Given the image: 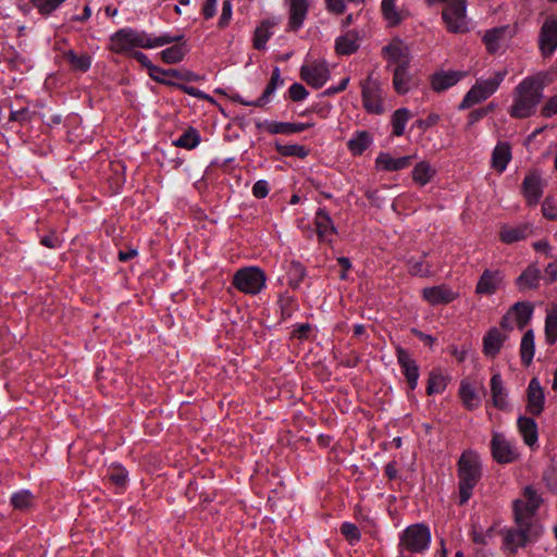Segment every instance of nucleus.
Segmentation results:
<instances>
[{"instance_id": "dca6fc26", "label": "nucleus", "mask_w": 557, "mask_h": 557, "mask_svg": "<svg viewBox=\"0 0 557 557\" xmlns=\"http://www.w3.org/2000/svg\"><path fill=\"white\" fill-rule=\"evenodd\" d=\"M314 225L318 238L321 243H332L337 230L325 208H319L314 216Z\"/></svg>"}, {"instance_id": "2eb2a0df", "label": "nucleus", "mask_w": 557, "mask_h": 557, "mask_svg": "<svg viewBox=\"0 0 557 557\" xmlns=\"http://www.w3.org/2000/svg\"><path fill=\"white\" fill-rule=\"evenodd\" d=\"M422 296L432 306L446 305L454 301L459 293L451 289L446 284H441L422 289Z\"/></svg>"}, {"instance_id": "c756f323", "label": "nucleus", "mask_w": 557, "mask_h": 557, "mask_svg": "<svg viewBox=\"0 0 557 557\" xmlns=\"http://www.w3.org/2000/svg\"><path fill=\"white\" fill-rule=\"evenodd\" d=\"M372 144V136L367 131H358L348 140L347 146L355 156H361Z\"/></svg>"}, {"instance_id": "e433bc0d", "label": "nucleus", "mask_w": 557, "mask_h": 557, "mask_svg": "<svg viewBox=\"0 0 557 557\" xmlns=\"http://www.w3.org/2000/svg\"><path fill=\"white\" fill-rule=\"evenodd\" d=\"M448 384L446 376L442 374L440 370H432L429 374L426 394H442Z\"/></svg>"}, {"instance_id": "052dcab7", "label": "nucleus", "mask_w": 557, "mask_h": 557, "mask_svg": "<svg viewBox=\"0 0 557 557\" xmlns=\"http://www.w3.org/2000/svg\"><path fill=\"white\" fill-rule=\"evenodd\" d=\"M311 330L312 326L309 323L296 324L295 329L292 332V338L305 341L309 337V333L311 332Z\"/></svg>"}, {"instance_id": "680f3d73", "label": "nucleus", "mask_w": 557, "mask_h": 557, "mask_svg": "<svg viewBox=\"0 0 557 557\" xmlns=\"http://www.w3.org/2000/svg\"><path fill=\"white\" fill-rule=\"evenodd\" d=\"M269 191L270 186L265 180H259L252 186V195L258 199L265 198Z\"/></svg>"}, {"instance_id": "a878e982", "label": "nucleus", "mask_w": 557, "mask_h": 557, "mask_svg": "<svg viewBox=\"0 0 557 557\" xmlns=\"http://www.w3.org/2000/svg\"><path fill=\"white\" fill-rule=\"evenodd\" d=\"M283 84L284 79L281 76V71L277 66H275L272 71L270 82L265 86L262 95L253 101V107H263L270 102L271 96L278 87L283 86Z\"/></svg>"}, {"instance_id": "393cba45", "label": "nucleus", "mask_w": 557, "mask_h": 557, "mask_svg": "<svg viewBox=\"0 0 557 557\" xmlns=\"http://www.w3.org/2000/svg\"><path fill=\"white\" fill-rule=\"evenodd\" d=\"M458 395L467 410L473 411L481 406V397L467 380L460 382Z\"/></svg>"}, {"instance_id": "c85d7f7f", "label": "nucleus", "mask_w": 557, "mask_h": 557, "mask_svg": "<svg viewBox=\"0 0 557 557\" xmlns=\"http://www.w3.org/2000/svg\"><path fill=\"white\" fill-rule=\"evenodd\" d=\"M532 233L530 224H519L512 227H503L499 233L502 242L506 244H512L518 240L527 238Z\"/></svg>"}, {"instance_id": "6e6d98bb", "label": "nucleus", "mask_w": 557, "mask_h": 557, "mask_svg": "<svg viewBox=\"0 0 557 557\" xmlns=\"http://www.w3.org/2000/svg\"><path fill=\"white\" fill-rule=\"evenodd\" d=\"M295 299L292 296L285 295L281 296L278 299V305L281 308V319L286 320L289 319L293 314V305Z\"/></svg>"}, {"instance_id": "f3484780", "label": "nucleus", "mask_w": 557, "mask_h": 557, "mask_svg": "<svg viewBox=\"0 0 557 557\" xmlns=\"http://www.w3.org/2000/svg\"><path fill=\"white\" fill-rule=\"evenodd\" d=\"M507 339V333H503L497 327H491L483 336L482 352L484 356L494 359L499 354Z\"/></svg>"}, {"instance_id": "5fc2aeb1", "label": "nucleus", "mask_w": 557, "mask_h": 557, "mask_svg": "<svg viewBox=\"0 0 557 557\" xmlns=\"http://www.w3.org/2000/svg\"><path fill=\"white\" fill-rule=\"evenodd\" d=\"M34 112L28 108H22L20 110H11L9 121L17 122L20 124H26L32 121Z\"/></svg>"}, {"instance_id": "7c9ffc66", "label": "nucleus", "mask_w": 557, "mask_h": 557, "mask_svg": "<svg viewBox=\"0 0 557 557\" xmlns=\"http://www.w3.org/2000/svg\"><path fill=\"white\" fill-rule=\"evenodd\" d=\"M510 159V147L507 144H498L492 153V166L495 171L503 173Z\"/></svg>"}, {"instance_id": "1a4fd4ad", "label": "nucleus", "mask_w": 557, "mask_h": 557, "mask_svg": "<svg viewBox=\"0 0 557 557\" xmlns=\"http://www.w3.org/2000/svg\"><path fill=\"white\" fill-rule=\"evenodd\" d=\"M382 54L387 61V70L409 67L411 57L409 48L399 39L383 47Z\"/></svg>"}, {"instance_id": "58836bf2", "label": "nucleus", "mask_w": 557, "mask_h": 557, "mask_svg": "<svg viewBox=\"0 0 557 557\" xmlns=\"http://www.w3.org/2000/svg\"><path fill=\"white\" fill-rule=\"evenodd\" d=\"M273 27V23L270 21H263L255 30L253 36V47L257 50H263L268 40L272 36L271 28Z\"/></svg>"}, {"instance_id": "f8f14e48", "label": "nucleus", "mask_w": 557, "mask_h": 557, "mask_svg": "<svg viewBox=\"0 0 557 557\" xmlns=\"http://www.w3.org/2000/svg\"><path fill=\"white\" fill-rule=\"evenodd\" d=\"M396 358L408 387L413 391L418 385L420 376L419 366L416 360L412 359L408 350L400 346L396 347Z\"/></svg>"}, {"instance_id": "f257e3e1", "label": "nucleus", "mask_w": 557, "mask_h": 557, "mask_svg": "<svg viewBox=\"0 0 557 557\" xmlns=\"http://www.w3.org/2000/svg\"><path fill=\"white\" fill-rule=\"evenodd\" d=\"M525 502L516 499L512 504L513 520L516 528L506 531L504 543L516 553L518 547H525L529 543L537 541L542 535L543 527L535 518L541 506L542 498L532 486L523 491Z\"/></svg>"}, {"instance_id": "c03bdc74", "label": "nucleus", "mask_w": 557, "mask_h": 557, "mask_svg": "<svg viewBox=\"0 0 557 557\" xmlns=\"http://www.w3.org/2000/svg\"><path fill=\"white\" fill-rule=\"evenodd\" d=\"M410 117V112L406 108L397 109L392 115L393 135L401 136L406 124Z\"/></svg>"}, {"instance_id": "ea45409f", "label": "nucleus", "mask_w": 557, "mask_h": 557, "mask_svg": "<svg viewBox=\"0 0 557 557\" xmlns=\"http://www.w3.org/2000/svg\"><path fill=\"white\" fill-rule=\"evenodd\" d=\"M200 143V135L197 129L189 127L186 129L176 140L173 141V145L180 148L185 149H194Z\"/></svg>"}, {"instance_id": "ddd939ff", "label": "nucleus", "mask_w": 557, "mask_h": 557, "mask_svg": "<svg viewBox=\"0 0 557 557\" xmlns=\"http://www.w3.org/2000/svg\"><path fill=\"white\" fill-rule=\"evenodd\" d=\"M300 77L312 88L319 89L329 81L330 70L324 62H313L301 66Z\"/></svg>"}, {"instance_id": "49530a36", "label": "nucleus", "mask_w": 557, "mask_h": 557, "mask_svg": "<svg viewBox=\"0 0 557 557\" xmlns=\"http://www.w3.org/2000/svg\"><path fill=\"white\" fill-rule=\"evenodd\" d=\"M396 0H382L381 9L383 16L391 25H397L401 21L400 14L396 10Z\"/></svg>"}, {"instance_id": "4c0bfd02", "label": "nucleus", "mask_w": 557, "mask_h": 557, "mask_svg": "<svg viewBox=\"0 0 557 557\" xmlns=\"http://www.w3.org/2000/svg\"><path fill=\"white\" fill-rule=\"evenodd\" d=\"M265 287V281H232L228 292L236 289L244 294L257 295Z\"/></svg>"}, {"instance_id": "e2e57ef3", "label": "nucleus", "mask_w": 557, "mask_h": 557, "mask_svg": "<svg viewBox=\"0 0 557 557\" xmlns=\"http://www.w3.org/2000/svg\"><path fill=\"white\" fill-rule=\"evenodd\" d=\"M40 244L50 249H57L62 246V239L54 233H50L40 238Z\"/></svg>"}, {"instance_id": "473e14b6", "label": "nucleus", "mask_w": 557, "mask_h": 557, "mask_svg": "<svg viewBox=\"0 0 557 557\" xmlns=\"http://www.w3.org/2000/svg\"><path fill=\"white\" fill-rule=\"evenodd\" d=\"M188 52L186 42L175 44L163 51L160 55L164 63L175 64L181 62Z\"/></svg>"}, {"instance_id": "b1692460", "label": "nucleus", "mask_w": 557, "mask_h": 557, "mask_svg": "<svg viewBox=\"0 0 557 557\" xmlns=\"http://www.w3.org/2000/svg\"><path fill=\"white\" fill-rule=\"evenodd\" d=\"M517 426L525 445L533 447L539 440V431L535 420L531 417L520 416L517 420Z\"/></svg>"}, {"instance_id": "7ed1b4c3", "label": "nucleus", "mask_w": 557, "mask_h": 557, "mask_svg": "<svg viewBox=\"0 0 557 557\" xmlns=\"http://www.w3.org/2000/svg\"><path fill=\"white\" fill-rule=\"evenodd\" d=\"M543 82L539 77H527L513 90L509 114L515 119H527L535 113L543 99Z\"/></svg>"}, {"instance_id": "a19ab883", "label": "nucleus", "mask_w": 557, "mask_h": 557, "mask_svg": "<svg viewBox=\"0 0 557 557\" xmlns=\"http://www.w3.org/2000/svg\"><path fill=\"white\" fill-rule=\"evenodd\" d=\"M435 174V170L428 162H419L413 171V181L420 186L426 185Z\"/></svg>"}, {"instance_id": "3c124183", "label": "nucleus", "mask_w": 557, "mask_h": 557, "mask_svg": "<svg viewBox=\"0 0 557 557\" xmlns=\"http://www.w3.org/2000/svg\"><path fill=\"white\" fill-rule=\"evenodd\" d=\"M341 533L351 545L358 543L361 539L360 530L358 529V527L355 523H351V522L342 523Z\"/></svg>"}, {"instance_id": "cd10ccee", "label": "nucleus", "mask_w": 557, "mask_h": 557, "mask_svg": "<svg viewBox=\"0 0 557 557\" xmlns=\"http://www.w3.org/2000/svg\"><path fill=\"white\" fill-rule=\"evenodd\" d=\"M359 37L355 32H347L345 35L339 36L335 41V50L337 54L349 55L356 52L359 48Z\"/></svg>"}, {"instance_id": "37998d69", "label": "nucleus", "mask_w": 557, "mask_h": 557, "mask_svg": "<svg viewBox=\"0 0 557 557\" xmlns=\"http://www.w3.org/2000/svg\"><path fill=\"white\" fill-rule=\"evenodd\" d=\"M65 59L74 71L87 72L91 65V58L88 54H76L74 51H69Z\"/></svg>"}, {"instance_id": "4468645a", "label": "nucleus", "mask_w": 557, "mask_h": 557, "mask_svg": "<svg viewBox=\"0 0 557 557\" xmlns=\"http://www.w3.org/2000/svg\"><path fill=\"white\" fill-rule=\"evenodd\" d=\"M527 410L530 414L537 417L544 411L545 394L537 377H533L527 388Z\"/></svg>"}, {"instance_id": "a211bd4d", "label": "nucleus", "mask_w": 557, "mask_h": 557, "mask_svg": "<svg viewBox=\"0 0 557 557\" xmlns=\"http://www.w3.org/2000/svg\"><path fill=\"white\" fill-rule=\"evenodd\" d=\"M465 76L466 73L461 71H437L431 76L430 84L435 92H442L455 86Z\"/></svg>"}, {"instance_id": "72a5a7b5", "label": "nucleus", "mask_w": 557, "mask_h": 557, "mask_svg": "<svg viewBox=\"0 0 557 557\" xmlns=\"http://www.w3.org/2000/svg\"><path fill=\"white\" fill-rule=\"evenodd\" d=\"M393 87L399 95H405L410 89L411 76L408 67L393 69Z\"/></svg>"}, {"instance_id": "79ce46f5", "label": "nucleus", "mask_w": 557, "mask_h": 557, "mask_svg": "<svg viewBox=\"0 0 557 557\" xmlns=\"http://www.w3.org/2000/svg\"><path fill=\"white\" fill-rule=\"evenodd\" d=\"M37 12L44 16L49 17L57 11L66 0H28Z\"/></svg>"}, {"instance_id": "5701e85b", "label": "nucleus", "mask_w": 557, "mask_h": 557, "mask_svg": "<svg viewBox=\"0 0 557 557\" xmlns=\"http://www.w3.org/2000/svg\"><path fill=\"white\" fill-rule=\"evenodd\" d=\"M312 125L309 123H290V122H275V121H265L262 124H258V127H264L267 132L270 134H295L301 133Z\"/></svg>"}, {"instance_id": "0eeeda50", "label": "nucleus", "mask_w": 557, "mask_h": 557, "mask_svg": "<svg viewBox=\"0 0 557 557\" xmlns=\"http://www.w3.org/2000/svg\"><path fill=\"white\" fill-rule=\"evenodd\" d=\"M467 1L449 2L442 12V17L450 33H465L468 30L466 21Z\"/></svg>"}, {"instance_id": "864d4df0", "label": "nucleus", "mask_w": 557, "mask_h": 557, "mask_svg": "<svg viewBox=\"0 0 557 557\" xmlns=\"http://www.w3.org/2000/svg\"><path fill=\"white\" fill-rule=\"evenodd\" d=\"M184 36L177 35V36H170V35H161V36H152L150 35V45L151 49L157 47H162L165 45H170L173 42L181 44L183 42Z\"/></svg>"}, {"instance_id": "39448f33", "label": "nucleus", "mask_w": 557, "mask_h": 557, "mask_svg": "<svg viewBox=\"0 0 557 557\" xmlns=\"http://www.w3.org/2000/svg\"><path fill=\"white\" fill-rule=\"evenodd\" d=\"M134 48L151 49L150 34L126 27L110 37V50L115 53L132 54Z\"/></svg>"}, {"instance_id": "09e8293b", "label": "nucleus", "mask_w": 557, "mask_h": 557, "mask_svg": "<svg viewBox=\"0 0 557 557\" xmlns=\"http://www.w3.org/2000/svg\"><path fill=\"white\" fill-rule=\"evenodd\" d=\"M109 480L117 487H125L127 483V471L121 465L113 466L108 474Z\"/></svg>"}, {"instance_id": "8fccbe9b", "label": "nucleus", "mask_w": 557, "mask_h": 557, "mask_svg": "<svg viewBox=\"0 0 557 557\" xmlns=\"http://www.w3.org/2000/svg\"><path fill=\"white\" fill-rule=\"evenodd\" d=\"M233 278H267V275L261 268L251 265L238 269Z\"/></svg>"}, {"instance_id": "bb28decb", "label": "nucleus", "mask_w": 557, "mask_h": 557, "mask_svg": "<svg viewBox=\"0 0 557 557\" xmlns=\"http://www.w3.org/2000/svg\"><path fill=\"white\" fill-rule=\"evenodd\" d=\"M509 312L511 313V315L516 322V326L519 330H523L528 325V323L530 322V320L532 318L533 306L528 301L516 302L511 307Z\"/></svg>"}, {"instance_id": "6ab92c4d", "label": "nucleus", "mask_w": 557, "mask_h": 557, "mask_svg": "<svg viewBox=\"0 0 557 557\" xmlns=\"http://www.w3.org/2000/svg\"><path fill=\"white\" fill-rule=\"evenodd\" d=\"M288 1V29L297 32L304 25L307 17L309 4L307 0H287Z\"/></svg>"}, {"instance_id": "412c9836", "label": "nucleus", "mask_w": 557, "mask_h": 557, "mask_svg": "<svg viewBox=\"0 0 557 557\" xmlns=\"http://www.w3.org/2000/svg\"><path fill=\"white\" fill-rule=\"evenodd\" d=\"M412 159V156L393 158L389 153L380 152L375 159V166L381 171H399L408 168L411 164Z\"/></svg>"}, {"instance_id": "13d9d810", "label": "nucleus", "mask_w": 557, "mask_h": 557, "mask_svg": "<svg viewBox=\"0 0 557 557\" xmlns=\"http://www.w3.org/2000/svg\"><path fill=\"white\" fill-rule=\"evenodd\" d=\"M232 18V1L224 0L222 5V13L218 22L220 28H225Z\"/></svg>"}, {"instance_id": "603ef678", "label": "nucleus", "mask_w": 557, "mask_h": 557, "mask_svg": "<svg viewBox=\"0 0 557 557\" xmlns=\"http://www.w3.org/2000/svg\"><path fill=\"white\" fill-rule=\"evenodd\" d=\"M149 76L157 83H160V84H163V85H166V86H170V87H177V84L176 82L172 81L170 78V76H168V73H166V70L165 69H162V67H152L151 69V73L149 74Z\"/></svg>"}, {"instance_id": "f03ea898", "label": "nucleus", "mask_w": 557, "mask_h": 557, "mask_svg": "<svg viewBox=\"0 0 557 557\" xmlns=\"http://www.w3.org/2000/svg\"><path fill=\"white\" fill-rule=\"evenodd\" d=\"M483 476V467L479 454L472 449L462 451L457 461L458 505H466L473 490Z\"/></svg>"}, {"instance_id": "774afa93", "label": "nucleus", "mask_w": 557, "mask_h": 557, "mask_svg": "<svg viewBox=\"0 0 557 557\" xmlns=\"http://www.w3.org/2000/svg\"><path fill=\"white\" fill-rule=\"evenodd\" d=\"M554 114H557V95L553 96L542 109V115L545 117H550Z\"/></svg>"}, {"instance_id": "20e7f679", "label": "nucleus", "mask_w": 557, "mask_h": 557, "mask_svg": "<svg viewBox=\"0 0 557 557\" xmlns=\"http://www.w3.org/2000/svg\"><path fill=\"white\" fill-rule=\"evenodd\" d=\"M507 71H498L487 79H478L459 103V110H467L491 97L505 79Z\"/></svg>"}, {"instance_id": "f704fd0d", "label": "nucleus", "mask_w": 557, "mask_h": 557, "mask_svg": "<svg viewBox=\"0 0 557 557\" xmlns=\"http://www.w3.org/2000/svg\"><path fill=\"white\" fill-rule=\"evenodd\" d=\"M10 503L14 509L26 511L34 507L35 496L30 491L22 490L11 496Z\"/></svg>"}, {"instance_id": "338daca9", "label": "nucleus", "mask_w": 557, "mask_h": 557, "mask_svg": "<svg viewBox=\"0 0 557 557\" xmlns=\"http://www.w3.org/2000/svg\"><path fill=\"white\" fill-rule=\"evenodd\" d=\"M131 55L148 70V74L151 73L152 67H157V65L152 64L148 55L141 51H133Z\"/></svg>"}, {"instance_id": "9d476101", "label": "nucleus", "mask_w": 557, "mask_h": 557, "mask_svg": "<svg viewBox=\"0 0 557 557\" xmlns=\"http://www.w3.org/2000/svg\"><path fill=\"white\" fill-rule=\"evenodd\" d=\"M491 453L493 459L500 465L515 462L519 453L504 434L494 432L491 440Z\"/></svg>"}, {"instance_id": "bf43d9fd", "label": "nucleus", "mask_w": 557, "mask_h": 557, "mask_svg": "<svg viewBox=\"0 0 557 557\" xmlns=\"http://www.w3.org/2000/svg\"><path fill=\"white\" fill-rule=\"evenodd\" d=\"M543 215L548 220L557 219V205L550 198H546L542 205Z\"/></svg>"}, {"instance_id": "c9c22d12", "label": "nucleus", "mask_w": 557, "mask_h": 557, "mask_svg": "<svg viewBox=\"0 0 557 557\" xmlns=\"http://www.w3.org/2000/svg\"><path fill=\"white\" fill-rule=\"evenodd\" d=\"M507 27H495L485 33L483 41L490 53H495L500 48V41L504 39Z\"/></svg>"}, {"instance_id": "6e6552de", "label": "nucleus", "mask_w": 557, "mask_h": 557, "mask_svg": "<svg viewBox=\"0 0 557 557\" xmlns=\"http://www.w3.org/2000/svg\"><path fill=\"white\" fill-rule=\"evenodd\" d=\"M361 96L367 112L371 114H382L384 112L382 89L376 79L369 76L361 83Z\"/></svg>"}, {"instance_id": "2f4dec72", "label": "nucleus", "mask_w": 557, "mask_h": 557, "mask_svg": "<svg viewBox=\"0 0 557 557\" xmlns=\"http://www.w3.org/2000/svg\"><path fill=\"white\" fill-rule=\"evenodd\" d=\"M535 352L534 332L528 330L520 343V358L523 366L529 367L533 360Z\"/></svg>"}, {"instance_id": "de8ad7c7", "label": "nucleus", "mask_w": 557, "mask_h": 557, "mask_svg": "<svg viewBox=\"0 0 557 557\" xmlns=\"http://www.w3.org/2000/svg\"><path fill=\"white\" fill-rule=\"evenodd\" d=\"M545 338L549 345L557 342V310L548 313L545 319Z\"/></svg>"}, {"instance_id": "423d86ee", "label": "nucleus", "mask_w": 557, "mask_h": 557, "mask_svg": "<svg viewBox=\"0 0 557 557\" xmlns=\"http://www.w3.org/2000/svg\"><path fill=\"white\" fill-rule=\"evenodd\" d=\"M431 532L426 524L414 523L407 527L399 535L398 549L411 554H422L430 547Z\"/></svg>"}, {"instance_id": "4d7b16f0", "label": "nucleus", "mask_w": 557, "mask_h": 557, "mask_svg": "<svg viewBox=\"0 0 557 557\" xmlns=\"http://www.w3.org/2000/svg\"><path fill=\"white\" fill-rule=\"evenodd\" d=\"M308 95V90L299 83H294L288 89L289 99L295 102L305 100Z\"/></svg>"}, {"instance_id": "aec40b11", "label": "nucleus", "mask_w": 557, "mask_h": 557, "mask_svg": "<svg viewBox=\"0 0 557 557\" xmlns=\"http://www.w3.org/2000/svg\"><path fill=\"white\" fill-rule=\"evenodd\" d=\"M522 193L528 205L535 206L543 195L542 181L537 173L528 174L522 182Z\"/></svg>"}, {"instance_id": "69168bd1", "label": "nucleus", "mask_w": 557, "mask_h": 557, "mask_svg": "<svg viewBox=\"0 0 557 557\" xmlns=\"http://www.w3.org/2000/svg\"><path fill=\"white\" fill-rule=\"evenodd\" d=\"M440 121V115L437 113H430L425 119L423 120H417L416 125L417 127L426 131L428 128L436 125Z\"/></svg>"}, {"instance_id": "a18cd8bd", "label": "nucleus", "mask_w": 557, "mask_h": 557, "mask_svg": "<svg viewBox=\"0 0 557 557\" xmlns=\"http://www.w3.org/2000/svg\"><path fill=\"white\" fill-rule=\"evenodd\" d=\"M275 150L283 157H297L305 159L309 154V150L301 145H282L275 143Z\"/></svg>"}, {"instance_id": "0e129e2a", "label": "nucleus", "mask_w": 557, "mask_h": 557, "mask_svg": "<svg viewBox=\"0 0 557 557\" xmlns=\"http://www.w3.org/2000/svg\"><path fill=\"white\" fill-rule=\"evenodd\" d=\"M497 281H478L476 294L492 295L497 289Z\"/></svg>"}, {"instance_id": "4be33fe9", "label": "nucleus", "mask_w": 557, "mask_h": 557, "mask_svg": "<svg viewBox=\"0 0 557 557\" xmlns=\"http://www.w3.org/2000/svg\"><path fill=\"white\" fill-rule=\"evenodd\" d=\"M491 396L493 406L496 409L502 411L509 410V403L507 400L508 393L499 373H495L491 377Z\"/></svg>"}, {"instance_id": "9b49d317", "label": "nucleus", "mask_w": 557, "mask_h": 557, "mask_svg": "<svg viewBox=\"0 0 557 557\" xmlns=\"http://www.w3.org/2000/svg\"><path fill=\"white\" fill-rule=\"evenodd\" d=\"M539 48L544 58L550 57L557 49V17H548L541 27Z\"/></svg>"}]
</instances>
